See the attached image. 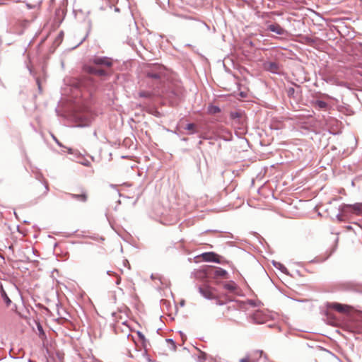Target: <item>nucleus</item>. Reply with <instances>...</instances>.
I'll return each mask as SVG.
<instances>
[{
  "instance_id": "obj_12",
  "label": "nucleus",
  "mask_w": 362,
  "mask_h": 362,
  "mask_svg": "<svg viewBox=\"0 0 362 362\" xmlns=\"http://www.w3.org/2000/svg\"><path fill=\"white\" fill-rule=\"evenodd\" d=\"M88 72L90 74L99 76H105L107 74V71L103 69H98L94 66L88 67Z\"/></svg>"
},
{
  "instance_id": "obj_14",
  "label": "nucleus",
  "mask_w": 362,
  "mask_h": 362,
  "mask_svg": "<svg viewBox=\"0 0 362 362\" xmlns=\"http://www.w3.org/2000/svg\"><path fill=\"white\" fill-rule=\"evenodd\" d=\"M223 288L230 292H235L237 290L238 286H237V284L234 281H231L225 283L223 284Z\"/></svg>"
},
{
  "instance_id": "obj_13",
  "label": "nucleus",
  "mask_w": 362,
  "mask_h": 362,
  "mask_svg": "<svg viewBox=\"0 0 362 362\" xmlns=\"http://www.w3.org/2000/svg\"><path fill=\"white\" fill-rule=\"evenodd\" d=\"M180 16L182 18H184V19L195 21L197 22V25L199 27L206 28L207 30L209 29V26L206 23H204V21H199V20H198L197 18H194L193 16H187V15H182V16Z\"/></svg>"
},
{
  "instance_id": "obj_4",
  "label": "nucleus",
  "mask_w": 362,
  "mask_h": 362,
  "mask_svg": "<svg viewBox=\"0 0 362 362\" xmlns=\"http://www.w3.org/2000/svg\"><path fill=\"white\" fill-rule=\"evenodd\" d=\"M202 259L205 262L220 263V256L213 252H204L202 255Z\"/></svg>"
},
{
  "instance_id": "obj_19",
  "label": "nucleus",
  "mask_w": 362,
  "mask_h": 362,
  "mask_svg": "<svg viewBox=\"0 0 362 362\" xmlns=\"http://www.w3.org/2000/svg\"><path fill=\"white\" fill-rule=\"evenodd\" d=\"M37 17V14H36V12H33L30 15V16L28 17L27 18H25L23 22L25 23V25L24 26H26L30 22L34 21L35 18H36Z\"/></svg>"
},
{
  "instance_id": "obj_26",
  "label": "nucleus",
  "mask_w": 362,
  "mask_h": 362,
  "mask_svg": "<svg viewBox=\"0 0 362 362\" xmlns=\"http://www.w3.org/2000/svg\"><path fill=\"white\" fill-rule=\"evenodd\" d=\"M214 299L216 300V304L218 305H223L225 304V302L223 300H221L217 298L216 297Z\"/></svg>"
},
{
  "instance_id": "obj_25",
  "label": "nucleus",
  "mask_w": 362,
  "mask_h": 362,
  "mask_svg": "<svg viewBox=\"0 0 362 362\" xmlns=\"http://www.w3.org/2000/svg\"><path fill=\"white\" fill-rule=\"evenodd\" d=\"M325 81L327 82V83H334L335 79L332 77V76H328L326 78H325Z\"/></svg>"
},
{
  "instance_id": "obj_10",
  "label": "nucleus",
  "mask_w": 362,
  "mask_h": 362,
  "mask_svg": "<svg viewBox=\"0 0 362 362\" xmlns=\"http://www.w3.org/2000/svg\"><path fill=\"white\" fill-rule=\"evenodd\" d=\"M348 209H350L351 211H353L356 213V214H358L361 213L362 210V204H356L354 205H344L342 207V211L346 212Z\"/></svg>"
},
{
  "instance_id": "obj_21",
  "label": "nucleus",
  "mask_w": 362,
  "mask_h": 362,
  "mask_svg": "<svg viewBox=\"0 0 362 362\" xmlns=\"http://www.w3.org/2000/svg\"><path fill=\"white\" fill-rule=\"evenodd\" d=\"M295 92H296V90L293 87H290L287 89V95L289 98H295V95H294Z\"/></svg>"
},
{
  "instance_id": "obj_8",
  "label": "nucleus",
  "mask_w": 362,
  "mask_h": 362,
  "mask_svg": "<svg viewBox=\"0 0 362 362\" xmlns=\"http://www.w3.org/2000/svg\"><path fill=\"white\" fill-rule=\"evenodd\" d=\"M267 30L275 33L276 34L279 35H284L286 33V30L279 24L269 25L267 26Z\"/></svg>"
},
{
  "instance_id": "obj_23",
  "label": "nucleus",
  "mask_w": 362,
  "mask_h": 362,
  "mask_svg": "<svg viewBox=\"0 0 362 362\" xmlns=\"http://www.w3.org/2000/svg\"><path fill=\"white\" fill-rule=\"evenodd\" d=\"M195 128V125L193 123H189L186 125L185 129L192 131L191 134L194 133V129Z\"/></svg>"
},
{
  "instance_id": "obj_1",
  "label": "nucleus",
  "mask_w": 362,
  "mask_h": 362,
  "mask_svg": "<svg viewBox=\"0 0 362 362\" xmlns=\"http://www.w3.org/2000/svg\"><path fill=\"white\" fill-rule=\"evenodd\" d=\"M147 78L154 81L155 89H160L168 78L166 68L160 64H151L145 69Z\"/></svg>"
},
{
  "instance_id": "obj_17",
  "label": "nucleus",
  "mask_w": 362,
  "mask_h": 362,
  "mask_svg": "<svg viewBox=\"0 0 362 362\" xmlns=\"http://www.w3.org/2000/svg\"><path fill=\"white\" fill-rule=\"evenodd\" d=\"M81 362H100L96 360L93 356L88 355L86 357H83L81 354L78 355Z\"/></svg>"
},
{
  "instance_id": "obj_36",
  "label": "nucleus",
  "mask_w": 362,
  "mask_h": 362,
  "mask_svg": "<svg viewBox=\"0 0 362 362\" xmlns=\"http://www.w3.org/2000/svg\"><path fill=\"white\" fill-rule=\"evenodd\" d=\"M54 139L59 146H62V145L59 143V141L56 138H54Z\"/></svg>"
},
{
  "instance_id": "obj_35",
  "label": "nucleus",
  "mask_w": 362,
  "mask_h": 362,
  "mask_svg": "<svg viewBox=\"0 0 362 362\" xmlns=\"http://www.w3.org/2000/svg\"><path fill=\"white\" fill-rule=\"evenodd\" d=\"M120 281H121V278H120V277H118V278H117V279L116 284H120Z\"/></svg>"
},
{
  "instance_id": "obj_34",
  "label": "nucleus",
  "mask_w": 362,
  "mask_h": 362,
  "mask_svg": "<svg viewBox=\"0 0 362 362\" xmlns=\"http://www.w3.org/2000/svg\"><path fill=\"white\" fill-rule=\"evenodd\" d=\"M240 95L242 97V98H245L247 96V94L244 92H240Z\"/></svg>"
},
{
  "instance_id": "obj_3",
  "label": "nucleus",
  "mask_w": 362,
  "mask_h": 362,
  "mask_svg": "<svg viewBox=\"0 0 362 362\" xmlns=\"http://www.w3.org/2000/svg\"><path fill=\"white\" fill-rule=\"evenodd\" d=\"M93 63L98 66H105L110 67L112 66V60L107 57H95L93 59Z\"/></svg>"
},
{
  "instance_id": "obj_39",
  "label": "nucleus",
  "mask_w": 362,
  "mask_h": 362,
  "mask_svg": "<svg viewBox=\"0 0 362 362\" xmlns=\"http://www.w3.org/2000/svg\"><path fill=\"white\" fill-rule=\"evenodd\" d=\"M281 267H282V269H282V271H284V270H286V268L285 267L281 266Z\"/></svg>"
},
{
  "instance_id": "obj_9",
  "label": "nucleus",
  "mask_w": 362,
  "mask_h": 362,
  "mask_svg": "<svg viewBox=\"0 0 362 362\" xmlns=\"http://www.w3.org/2000/svg\"><path fill=\"white\" fill-rule=\"evenodd\" d=\"M63 148L67 151V153L70 155H73L76 157H86V156H88L86 151L85 150H83L82 151L78 150V149H75V148H68V147H65V146H63Z\"/></svg>"
},
{
  "instance_id": "obj_15",
  "label": "nucleus",
  "mask_w": 362,
  "mask_h": 362,
  "mask_svg": "<svg viewBox=\"0 0 362 362\" xmlns=\"http://www.w3.org/2000/svg\"><path fill=\"white\" fill-rule=\"evenodd\" d=\"M0 291H1V298H3V300H4V303H6V306L9 307L11 305V300L8 298L7 293H6L4 289L3 288L2 286H1V287H0Z\"/></svg>"
},
{
  "instance_id": "obj_6",
  "label": "nucleus",
  "mask_w": 362,
  "mask_h": 362,
  "mask_svg": "<svg viewBox=\"0 0 362 362\" xmlns=\"http://www.w3.org/2000/svg\"><path fill=\"white\" fill-rule=\"evenodd\" d=\"M208 274L216 278V277H224L227 275L226 270L220 268V267H214L211 269V270L208 272Z\"/></svg>"
},
{
  "instance_id": "obj_32",
  "label": "nucleus",
  "mask_w": 362,
  "mask_h": 362,
  "mask_svg": "<svg viewBox=\"0 0 362 362\" xmlns=\"http://www.w3.org/2000/svg\"><path fill=\"white\" fill-rule=\"evenodd\" d=\"M231 117L233 118L239 117L240 114L238 112H233V113H231Z\"/></svg>"
},
{
  "instance_id": "obj_5",
  "label": "nucleus",
  "mask_w": 362,
  "mask_h": 362,
  "mask_svg": "<svg viewBox=\"0 0 362 362\" xmlns=\"http://www.w3.org/2000/svg\"><path fill=\"white\" fill-rule=\"evenodd\" d=\"M312 105L315 109L318 110L327 111L329 109V104L320 99L312 101Z\"/></svg>"
},
{
  "instance_id": "obj_38",
  "label": "nucleus",
  "mask_w": 362,
  "mask_h": 362,
  "mask_svg": "<svg viewBox=\"0 0 362 362\" xmlns=\"http://www.w3.org/2000/svg\"><path fill=\"white\" fill-rule=\"evenodd\" d=\"M112 273H113V272H111V271H107V274L108 275H110Z\"/></svg>"
},
{
  "instance_id": "obj_2",
  "label": "nucleus",
  "mask_w": 362,
  "mask_h": 362,
  "mask_svg": "<svg viewBox=\"0 0 362 362\" xmlns=\"http://www.w3.org/2000/svg\"><path fill=\"white\" fill-rule=\"evenodd\" d=\"M199 291L202 296L207 299L216 298V294L214 293V288L209 286L204 285L199 287Z\"/></svg>"
},
{
  "instance_id": "obj_28",
  "label": "nucleus",
  "mask_w": 362,
  "mask_h": 362,
  "mask_svg": "<svg viewBox=\"0 0 362 362\" xmlns=\"http://www.w3.org/2000/svg\"><path fill=\"white\" fill-rule=\"evenodd\" d=\"M40 187H42V185L40 184ZM44 187V194H46L49 190L47 185L43 186Z\"/></svg>"
},
{
  "instance_id": "obj_24",
  "label": "nucleus",
  "mask_w": 362,
  "mask_h": 362,
  "mask_svg": "<svg viewBox=\"0 0 362 362\" xmlns=\"http://www.w3.org/2000/svg\"><path fill=\"white\" fill-rule=\"evenodd\" d=\"M210 112L213 114H216L221 112V109L218 106H211Z\"/></svg>"
},
{
  "instance_id": "obj_16",
  "label": "nucleus",
  "mask_w": 362,
  "mask_h": 362,
  "mask_svg": "<svg viewBox=\"0 0 362 362\" xmlns=\"http://www.w3.org/2000/svg\"><path fill=\"white\" fill-rule=\"evenodd\" d=\"M267 69L272 72L276 73L278 70L279 66L276 62H269L265 64Z\"/></svg>"
},
{
  "instance_id": "obj_40",
  "label": "nucleus",
  "mask_w": 362,
  "mask_h": 362,
  "mask_svg": "<svg viewBox=\"0 0 362 362\" xmlns=\"http://www.w3.org/2000/svg\"><path fill=\"white\" fill-rule=\"evenodd\" d=\"M62 35H63V33L62 32V33L59 34V37H60V36H62Z\"/></svg>"
},
{
  "instance_id": "obj_29",
  "label": "nucleus",
  "mask_w": 362,
  "mask_h": 362,
  "mask_svg": "<svg viewBox=\"0 0 362 362\" xmlns=\"http://www.w3.org/2000/svg\"><path fill=\"white\" fill-rule=\"evenodd\" d=\"M321 97L325 99H332V97L326 93L321 94Z\"/></svg>"
},
{
  "instance_id": "obj_37",
  "label": "nucleus",
  "mask_w": 362,
  "mask_h": 362,
  "mask_svg": "<svg viewBox=\"0 0 362 362\" xmlns=\"http://www.w3.org/2000/svg\"><path fill=\"white\" fill-rule=\"evenodd\" d=\"M120 158L124 159V158H130L127 156H122Z\"/></svg>"
},
{
  "instance_id": "obj_33",
  "label": "nucleus",
  "mask_w": 362,
  "mask_h": 362,
  "mask_svg": "<svg viewBox=\"0 0 362 362\" xmlns=\"http://www.w3.org/2000/svg\"><path fill=\"white\" fill-rule=\"evenodd\" d=\"M138 335H139V338H140L142 341H144V340H145V337H144V335L142 333H141V332H138Z\"/></svg>"
},
{
  "instance_id": "obj_11",
  "label": "nucleus",
  "mask_w": 362,
  "mask_h": 362,
  "mask_svg": "<svg viewBox=\"0 0 362 362\" xmlns=\"http://www.w3.org/2000/svg\"><path fill=\"white\" fill-rule=\"evenodd\" d=\"M69 196L75 199L79 200L83 202H86L88 199V196L86 191L84 189L81 190V194H69Z\"/></svg>"
},
{
  "instance_id": "obj_27",
  "label": "nucleus",
  "mask_w": 362,
  "mask_h": 362,
  "mask_svg": "<svg viewBox=\"0 0 362 362\" xmlns=\"http://www.w3.org/2000/svg\"><path fill=\"white\" fill-rule=\"evenodd\" d=\"M240 362H252L249 356H246L242 359H240Z\"/></svg>"
},
{
  "instance_id": "obj_22",
  "label": "nucleus",
  "mask_w": 362,
  "mask_h": 362,
  "mask_svg": "<svg viewBox=\"0 0 362 362\" xmlns=\"http://www.w3.org/2000/svg\"><path fill=\"white\" fill-rule=\"evenodd\" d=\"M166 342L171 346L172 350L175 351L176 349L175 343L172 339H167Z\"/></svg>"
},
{
  "instance_id": "obj_7",
  "label": "nucleus",
  "mask_w": 362,
  "mask_h": 362,
  "mask_svg": "<svg viewBox=\"0 0 362 362\" xmlns=\"http://www.w3.org/2000/svg\"><path fill=\"white\" fill-rule=\"evenodd\" d=\"M328 308L334 309L339 313H345L349 311V307L339 303H330L328 304Z\"/></svg>"
},
{
  "instance_id": "obj_20",
  "label": "nucleus",
  "mask_w": 362,
  "mask_h": 362,
  "mask_svg": "<svg viewBox=\"0 0 362 362\" xmlns=\"http://www.w3.org/2000/svg\"><path fill=\"white\" fill-rule=\"evenodd\" d=\"M139 95L141 98H150L152 96V93L149 91L142 90L139 93Z\"/></svg>"
},
{
  "instance_id": "obj_18",
  "label": "nucleus",
  "mask_w": 362,
  "mask_h": 362,
  "mask_svg": "<svg viewBox=\"0 0 362 362\" xmlns=\"http://www.w3.org/2000/svg\"><path fill=\"white\" fill-rule=\"evenodd\" d=\"M304 40H305V42L307 45H310V46H313L316 42L318 40L317 38H313L311 37H309V36H305L304 37Z\"/></svg>"
},
{
  "instance_id": "obj_30",
  "label": "nucleus",
  "mask_w": 362,
  "mask_h": 362,
  "mask_svg": "<svg viewBox=\"0 0 362 362\" xmlns=\"http://www.w3.org/2000/svg\"><path fill=\"white\" fill-rule=\"evenodd\" d=\"M81 164L85 166H90V162L88 160H86L84 162H82Z\"/></svg>"
},
{
  "instance_id": "obj_31",
  "label": "nucleus",
  "mask_w": 362,
  "mask_h": 362,
  "mask_svg": "<svg viewBox=\"0 0 362 362\" xmlns=\"http://www.w3.org/2000/svg\"><path fill=\"white\" fill-rule=\"evenodd\" d=\"M37 329L40 334H44V331H43L42 327L40 324L37 325Z\"/></svg>"
}]
</instances>
